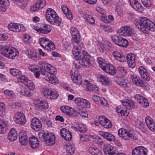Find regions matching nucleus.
<instances>
[{
    "label": "nucleus",
    "mask_w": 155,
    "mask_h": 155,
    "mask_svg": "<svg viewBox=\"0 0 155 155\" xmlns=\"http://www.w3.org/2000/svg\"><path fill=\"white\" fill-rule=\"evenodd\" d=\"M28 80L26 77L24 75H21L18 78V82L25 83Z\"/></svg>",
    "instance_id": "60"
},
{
    "label": "nucleus",
    "mask_w": 155,
    "mask_h": 155,
    "mask_svg": "<svg viewBox=\"0 0 155 155\" xmlns=\"http://www.w3.org/2000/svg\"><path fill=\"white\" fill-rule=\"evenodd\" d=\"M72 38L74 41L78 43L80 39V35L78 30L75 27H72L70 28Z\"/></svg>",
    "instance_id": "23"
},
{
    "label": "nucleus",
    "mask_w": 155,
    "mask_h": 155,
    "mask_svg": "<svg viewBox=\"0 0 155 155\" xmlns=\"http://www.w3.org/2000/svg\"><path fill=\"white\" fill-rule=\"evenodd\" d=\"M4 92L5 94L7 96L13 98H15L16 97V95L12 91L6 89L5 90Z\"/></svg>",
    "instance_id": "57"
},
{
    "label": "nucleus",
    "mask_w": 155,
    "mask_h": 155,
    "mask_svg": "<svg viewBox=\"0 0 155 155\" xmlns=\"http://www.w3.org/2000/svg\"><path fill=\"white\" fill-rule=\"evenodd\" d=\"M0 52L5 57L12 60L19 54L16 49L7 45H0Z\"/></svg>",
    "instance_id": "2"
},
{
    "label": "nucleus",
    "mask_w": 155,
    "mask_h": 155,
    "mask_svg": "<svg viewBox=\"0 0 155 155\" xmlns=\"http://www.w3.org/2000/svg\"><path fill=\"white\" fill-rule=\"evenodd\" d=\"M40 139L43 141H45L47 145L51 146L55 143V137L54 134L52 133L47 134L39 132L38 134Z\"/></svg>",
    "instance_id": "3"
},
{
    "label": "nucleus",
    "mask_w": 155,
    "mask_h": 155,
    "mask_svg": "<svg viewBox=\"0 0 155 155\" xmlns=\"http://www.w3.org/2000/svg\"><path fill=\"white\" fill-rule=\"evenodd\" d=\"M148 150L144 147L139 146L135 147L132 151V155H147Z\"/></svg>",
    "instance_id": "13"
},
{
    "label": "nucleus",
    "mask_w": 155,
    "mask_h": 155,
    "mask_svg": "<svg viewBox=\"0 0 155 155\" xmlns=\"http://www.w3.org/2000/svg\"><path fill=\"white\" fill-rule=\"evenodd\" d=\"M135 99L136 101L139 103L143 107H146L149 105L147 100L145 97L139 94H136L135 96Z\"/></svg>",
    "instance_id": "21"
},
{
    "label": "nucleus",
    "mask_w": 155,
    "mask_h": 155,
    "mask_svg": "<svg viewBox=\"0 0 155 155\" xmlns=\"http://www.w3.org/2000/svg\"><path fill=\"white\" fill-rule=\"evenodd\" d=\"M36 3L41 9L46 5V2L45 0H38Z\"/></svg>",
    "instance_id": "61"
},
{
    "label": "nucleus",
    "mask_w": 155,
    "mask_h": 155,
    "mask_svg": "<svg viewBox=\"0 0 155 155\" xmlns=\"http://www.w3.org/2000/svg\"><path fill=\"white\" fill-rule=\"evenodd\" d=\"M25 85L30 90L33 91L35 88V86L34 83L30 80H28L27 82H25Z\"/></svg>",
    "instance_id": "49"
},
{
    "label": "nucleus",
    "mask_w": 155,
    "mask_h": 155,
    "mask_svg": "<svg viewBox=\"0 0 155 155\" xmlns=\"http://www.w3.org/2000/svg\"><path fill=\"white\" fill-rule=\"evenodd\" d=\"M35 107L40 110H46L49 107L48 102L45 100H36L34 102Z\"/></svg>",
    "instance_id": "10"
},
{
    "label": "nucleus",
    "mask_w": 155,
    "mask_h": 155,
    "mask_svg": "<svg viewBox=\"0 0 155 155\" xmlns=\"http://www.w3.org/2000/svg\"><path fill=\"white\" fill-rule=\"evenodd\" d=\"M130 77L132 82L134 84L138 86L143 87L144 86L143 81L135 74H131Z\"/></svg>",
    "instance_id": "19"
},
{
    "label": "nucleus",
    "mask_w": 155,
    "mask_h": 155,
    "mask_svg": "<svg viewBox=\"0 0 155 155\" xmlns=\"http://www.w3.org/2000/svg\"><path fill=\"white\" fill-rule=\"evenodd\" d=\"M58 97V94L56 91H51V93L48 97V98L51 99H56Z\"/></svg>",
    "instance_id": "52"
},
{
    "label": "nucleus",
    "mask_w": 155,
    "mask_h": 155,
    "mask_svg": "<svg viewBox=\"0 0 155 155\" xmlns=\"http://www.w3.org/2000/svg\"><path fill=\"white\" fill-rule=\"evenodd\" d=\"M103 70L107 74L112 75H115L117 72V70L115 67L109 63Z\"/></svg>",
    "instance_id": "26"
},
{
    "label": "nucleus",
    "mask_w": 155,
    "mask_h": 155,
    "mask_svg": "<svg viewBox=\"0 0 155 155\" xmlns=\"http://www.w3.org/2000/svg\"><path fill=\"white\" fill-rule=\"evenodd\" d=\"M75 129L79 131L81 133L85 132L87 130V127L84 124H80L78 126H74Z\"/></svg>",
    "instance_id": "41"
},
{
    "label": "nucleus",
    "mask_w": 155,
    "mask_h": 155,
    "mask_svg": "<svg viewBox=\"0 0 155 155\" xmlns=\"http://www.w3.org/2000/svg\"><path fill=\"white\" fill-rule=\"evenodd\" d=\"M51 91V90H50L49 88L45 87L43 89V93L45 96L47 97L48 98Z\"/></svg>",
    "instance_id": "56"
},
{
    "label": "nucleus",
    "mask_w": 155,
    "mask_h": 155,
    "mask_svg": "<svg viewBox=\"0 0 155 155\" xmlns=\"http://www.w3.org/2000/svg\"><path fill=\"white\" fill-rule=\"evenodd\" d=\"M14 120L16 123L20 124H24L26 122L25 115L23 113L19 112L15 114Z\"/></svg>",
    "instance_id": "14"
},
{
    "label": "nucleus",
    "mask_w": 155,
    "mask_h": 155,
    "mask_svg": "<svg viewBox=\"0 0 155 155\" xmlns=\"http://www.w3.org/2000/svg\"><path fill=\"white\" fill-rule=\"evenodd\" d=\"M135 54L131 53L127 54V63L128 66L130 68H133L135 66Z\"/></svg>",
    "instance_id": "17"
},
{
    "label": "nucleus",
    "mask_w": 155,
    "mask_h": 155,
    "mask_svg": "<svg viewBox=\"0 0 155 155\" xmlns=\"http://www.w3.org/2000/svg\"><path fill=\"white\" fill-rule=\"evenodd\" d=\"M112 55L115 59L119 61L124 62L126 61V58L120 52L117 51H114L112 53Z\"/></svg>",
    "instance_id": "28"
},
{
    "label": "nucleus",
    "mask_w": 155,
    "mask_h": 155,
    "mask_svg": "<svg viewBox=\"0 0 155 155\" xmlns=\"http://www.w3.org/2000/svg\"><path fill=\"white\" fill-rule=\"evenodd\" d=\"M143 5L146 7H149L151 5L152 2L151 0H141Z\"/></svg>",
    "instance_id": "62"
},
{
    "label": "nucleus",
    "mask_w": 155,
    "mask_h": 155,
    "mask_svg": "<svg viewBox=\"0 0 155 155\" xmlns=\"http://www.w3.org/2000/svg\"><path fill=\"white\" fill-rule=\"evenodd\" d=\"M39 41L41 45L45 48L50 40L46 38H40Z\"/></svg>",
    "instance_id": "46"
},
{
    "label": "nucleus",
    "mask_w": 155,
    "mask_h": 155,
    "mask_svg": "<svg viewBox=\"0 0 155 155\" xmlns=\"http://www.w3.org/2000/svg\"><path fill=\"white\" fill-rule=\"evenodd\" d=\"M70 108L68 106H63L60 107V109L64 113L67 114H70L71 110Z\"/></svg>",
    "instance_id": "48"
},
{
    "label": "nucleus",
    "mask_w": 155,
    "mask_h": 155,
    "mask_svg": "<svg viewBox=\"0 0 155 155\" xmlns=\"http://www.w3.org/2000/svg\"><path fill=\"white\" fill-rule=\"evenodd\" d=\"M128 42L127 40L126 39L121 37L117 45L120 47L125 48L128 46Z\"/></svg>",
    "instance_id": "45"
},
{
    "label": "nucleus",
    "mask_w": 155,
    "mask_h": 155,
    "mask_svg": "<svg viewBox=\"0 0 155 155\" xmlns=\"http://www.w3.org/2000/svg\"><path fill=\"white\" fill-rule=\"evenodd\" d=\"M45 15L46 20L51 24L58 26L61 23V18L52 9L48 8L46 11Z\"/></svg>",
    "instance_id": "1"
},
{
    "label": "nucleus",
    "mask_w": 155,
    "mask_h": 155,
    "mask_svg": "<svg viewBox=\"0 0 155 155\" xmlns=\"http://www.w3.org/2000/svg\"><path fill=\"white\" fill-rule=\"evenodd\" d=\"M31 128L36 131H39L42 129V125L41 121L37 118H33L31 123Z\"/></svg>",
    "instance_id": "15"
},
{
    "label": "nucleus",
    "mask_w": 155,
    "mask_h": 155,
    "mask_svg": "<svg viewBox=\"0 0 155 155\" xmlns=\"http://www.w3.org/2000/svg\"><path fill=\"white\" fill-rule=\"evenodd\" d=\"M55 48V45L54 43L50 40L49 42L47 44V45L45 47V49L47 50L50 51L54 50Z\"/></svg>",
    "instance_id": "47"
},
{
    "label": "nucleus",
    "mask_w": 155,
    "mask_h": 155,
    "mask_svg": "<svg viewBox=\"0 0 155 155\" xmlns=\"http://www.w3.org/2000/svg\"><path fill=\"white\" fill-rule=\"evenodd\" d=\"M88 151L92 155H102V152L96 147H90Z\"/></svg>",
    "instance_id": "40"
},
{
    "label": "nucleus",
    "mask_w": 155,
    "mask_h": 155,
    "mask_svg": "<svg viewBox=\"0 0 155 155\" xmlns=\"http://www.w3.org/2000/svg\"><path fill=\"white\" fill-rule=\"evenodd\" d=\"M117 112L121 114V116H127L128 113L125 109H123L120 106H118L116 107Z\"/></svg>",
    "instance_id": "44"
},
{
    "label": "nucleus",
    "mask_w": 155,
    "mask_h": 155,
    "mask_svg": "<svg viewBox=\"0 0 155 155\" xmlns=\"http://www.w3.org/2000/svg\"><path fill=\"white\" fill-rule=\"evenodd\" d=\"M17 138V134L15 129H12L9 131L8 138V140L10 141H13L15 140Z\"/></svg>",
    "instance_id": "32"
},
{
    "label": "nucleus",
    "mask_w": 155,
    "mask_h": 155,
    "mask_svg": "<svg viewBox=\"0 0 155 155\" xmlns=\"http://www.w3.org/2000/svg\"><path fill=\"white\" fill-rule=\"evenodd\" d=\"M99 81L105 85H110L112 84L111 80L108 77L103 75H100L99 77Z\"/></svg>",
    "instance_id": "31"
},
{
    "label": "nucleus",
    "mask_w": 155,
    "mask_h": 155,
    "mask_svg": "<svg viewBox=\"0 0 155 155\" xmlns=\"http://www.w3.org/2000/svg\"><path fill=\"white\" fill-rule=\"evenodd\" d=\"M8 124L7 121L2 120H0V134H4L5 132Z\"/></svg>",
    "instance_id": "39"
},
{
    "label": "nucleus",
    "mask_w": 155,
    "mask_h": 155,
    "mask_svg": "<svg viewBox=\"0 0 155 155\" xmlns=\"http://www.w3.org/2000/svg\"><path fill=\"white\" fill-rule=\"evenodd\" d=\"M39 141L38 138L34 136H31L29 139V143L32 148L36 149L39 146Z\"/></svg>",
    "instance_id": "27"
},
{
    "label": "nucleus",
    "mask_w": 155,
    "mask_h": 155,
    "mask_svg": "<svg viewBox=\"0 0 155 155\" xmlns=\"http://www.w3.org/2000/svg\"><path fill=\"white\" fill-rule=\"evenodd\" d=\"M71 77L72 81L75 83L81 84L82 82L81 76L77 70L72 71H71Z\"/></svg>",
    "instance_id": "11"
},
{
    "label": "nucleus",
    "mask_w": 155,
    "mask_h": 155,
    "mask_svg": "<svg viewBox=\"0 0 155 155\" xmlns=\"http://www.w3.org/2000/svg\"><path fill=\"white\" fill-rule=\"evenodd\" d=\"M149 129L152 131L155 130V123L153 120V122H151L149 124L147 125Z\"/></svg>",
    "instance_id": "63"
},
{
    "label": "nucleus",
    "mask_w": 155,
    "mask_h": 155,
    "mask_svg": "<svg viewBox=\"0 0 155 155\" xmlns=\"http://www.w3.org/2000/svg\"><path fill=\"white\" fill-rule=\"evenodd\" d=\"M23 41L26 43H31L32 41V38L28 35H25L23 36Z\"/></svg>",
    "instance_id": "59"
},
{
    "label": "nucleus",
    "mask_w": 155,
    "mask_h": 155,
    "mask_svg": "<svg viewBox=\"0 0 155 155\" xmlns=\"http://www.w3.org/2000/svg\"><path fill=\"white\" fill-rule=\"evenodd\" d=\"M116 82L117 83L123 87H125L127 86L126 80L123 79L122 78L118 77L117 78Z\"/></svg>",
    "instance_id": "43"
},
{
    "label": "nucleus",
    "mask_w": 155,
    "mask_h": 155,
    "mask_svg": "<svg viewBox=\"0 0 155 155\" xmlns=\"http://www.w3.org/2000/svg\"><path fill=\"white\" fill-rule=\"evenodd\" d=\"M39 30V32L44 34H47L51 31V27L50 25L46 24L43 26L42 28H40Z\"/></svg>",
    "instance_id": "37"
},
{
    "label": "nucleus",
    "mask_w": 155,
    "mask_h": 155,
    "mask_svg": "<svg viewBox=\"0 0 155 155\" xmlns=\"http://www.w3.org/2000/svg\"><path fill=\"white\" fill-rule=\"evenodd\" d=\"M86 89L89 91H93L97 94L99 93V90L98 87L96 85L93 84L91 83H88L87 84Z\"/></svg>",
    "instance_id": "33"
},
{
    "label": "nucleus",
    "mask_w": 155,
    "mask_h": 155,
    "mask_svg": "<svg viewBox=\"0 0 155 155\" xmlns=\"http://www.w3.org/2000/svg\"><path fill=\"white\" fill-rule=\"evenodd\" d=\"M120 38L121 37L115 35H113L110 37V38L112 41L117 45H118Z\"/></svg>",
    "instance_id": "55"
},
{
    "label": "nucleus",
    "mask_w": 155,
    "mask_h": 155,
    "mask_svg": "<svg viewBox=\"0 0 155 155\" xmlns=\"http://www.w3.org/2000/svg\"><path fill=\"white\" fill-rule=\"evenodd\" d=\"M121 103L124 107L129 109H133L135 107L134 103L129 100H123L122 101Z\"/></svg>",
    "instance_id": "30"
},
{
    "label": "nucleus",
    "mask_w": 155,
    "mask_h": 155,
    "mask_svg": "<svg viewBox=\"0 0 155 155\" xmlns=\"http://www.w3.org/2000/svg\"><path fill=\"white\" fill-rule=\"evenodd\" d=\"M45 80L49 82L54 84H57L59 82V80L55 75L51 76L49 75L48 76L45 77Z\"/></svg>",
    "instance_id": "35"
},
{
    "label": "nucleus",
    "mask_w": 155,
    "mask_h": 155,
    "mask_svg": "<svg viewBox=\"0 0 155 155\" xmlns=\"http://www.w3.org/2000/svg\"><path fill=\"white\" fill-rule=\"evenodd\" d=\"M8 27L9 30L14 32H22L25 30L24 26L20 24L11 23L8 25Z\"/></svg>",
    "instance_id": "7"
},
{
    "label": "nucleus",
    "mask_w": 155,
    "mask_h": 155,
    "mask_svg": "<svg viewBox=\"0 0 155 155\" xmlns=\"http://www.w3.org/2000/svg\"><path fill=\"white\" fill-rule=\"evenodd\" d=\"M147 29L152 31H155V24L151 21Z\"/></svg>",
    "instance_id": "64"
},
{
    "label": "nucleus",
    "mask_w": 155,
    "mask_h": 155,
    "mask_svg": "<svg viewBox=\"0 0 155 155\" xmlns=\"http://www.w3.org/2000/svg\"><path fill=\"white\" fill-rule=\"evenodd\" d=\"M118 134L120 137L124 140H128L130 138H134L133 135L123 128L120 129L118 131Z\"/></svg>",
    "instance_id": "20"
},
{
    "label": "nucleus",
    "mask_w": 155,
    "mask_h": 155,
    "mask_svg": "<svg viewBox=\"0 0 155 155\" xmlns=\"http://www.w3.org/2000/svg\"><path fill=\"white\" fill-rule=\"evenodd\" d=\"M66 150L67 152L71 154H73L74 153V148L73 145L69 144L66 146Z\"/></svg>",
    "instance_id": "53"
},
{
    "label": "nucleus",
    "mask_w": 155,
    "mask_h": 155,
    "mask_svg": "<svg viewBox=\"0 0 155 155\" xmlns=\"http://www.w3.org/2000/svg\"><path fill=\"white\" fill-rule=\"evenodd\" d=\"M60 134L62 138L67 141H70L72 138L71 134L67 129L63 128L61 130Z\"/></svg>",
    "instance_id": "25"
},
{
    "label": "nucleus",
    "mask_w": 155,
    "mask_h": 155,
    "mask_svg": "<svg viewBox=\"0 0 155 155\" xmlns=\"http://www.w3.org/2000/svg\"><path fill=\"white\" fill-rule=\"evenodd\" d=\"M93 137V136L90 135H83L81 136L80 140L83 141H89Z\"/></svg>",
    "instance_id": "54"
},
{
    "label": "nucleus",
    "mask_w": 155,
    "mask_h": 155,
    "mask_svg": "<svg viewBox=\"0 0 155 155\" xmlns=\"http://www.w3.org/2000/svg\"><path fill=\"white\" fill-rule=\"evenodd\" d=\"M97 61L100 67L103 70L107 65L108 62L102 58L99 57L97 58Z\"/></svg>",
    "instance_id": "42"
},
{
    "label": "nucleus",
    "mask_w": 155,
    "mask_h": 155,
    "mask_svg": "<svg viewBox=\"0 0 155 155\" xmlns=\"http://www.w3.org/2000/svg\"><path fill=\"white\" fill-rule=\"evenodd\" d=\"M19 139L20 143L22 145L25 144L28 141L26 133L21 132L19 134Z\"/></svg>",
    "instance_id": "36"
},
{
    "label": "nucleus",
    "mask_w": 155,
    "mask_h": 155,
    "mask_svg": "<svg viewBox=\"0 0 155 155\" xmlns=\"http://www.w3.org/2000/svg\"><path fill=\"white\" fill-rule=\"evenodd\" d=\"M39 67L42 69H46L47 72L51 75L56 74L57 72L56 69L54 67L43 61L39 62Z\"/></svg>",
    "instance_id": "6"
},
{
    "label": "nucleus",
    "mask_w": 155,
    "mask_h": 155,
    "mask_svg": "<svg viewBox=\"0 0 155 155\" xmlns=\"http://www.w3.org/2000/svg\"><path fill=\"white\" fill-rule=\"evenodd\" d=\"M100 28L105 32L110 33L112 32L113 31L112 27L108 25H100Z\"/></svg>",
    "instance_id": "50"
},
{
    "label": "nucleus",
    "mask_w": 155,
    "mask_h": 155,
    "mask_svg": "<svg viewBox=\"0 0 155 155\" xmlns=\"http://www.w3.org/2000/svg\"><path fill=\"white\" fill-rule=\"evenodd\" d=\"M117 32L121 36L128 37L131 35L132 31L130 27L128 26H122L118 29Z\"/></svg>",
    "instance_id": "9"
},
{
    "label": "nucleus",
    "mask_w": 155,
    "mask_h": 155,
    "mask_svg": "<svg viewBox=\"0 0 155 155\" xmlns=\"http://www.w3.org/2000/svg\"><path fill=\"white\" fill-rule=\"evenodd\" d=\"M129 2L131 6L135 10L140 13L143 12V8L138 1L136 0H130Z\"/></svg>",
    "instance_id": "18"
},
{
    "label": "nucleus",
    "mask_w": 155,
    "mask_h": 155,
    "mask_svg": "<svg viewBox=\"0 0 155 155\" xmlns=\"http://www.w3.org/2000/svg\"><path fill=\"white\" fill-rule=\"evenodd\" d=\"M92 99L96 104H101L103 105H104L107 102L103 98L96 95L92 96Z\"/></svg>",
    "instance_id": "34"
},
{
    "label": "nucleus",
    "mask_w": 155,
    "mask_h": 155,
    "mask_svg": "<svg viewBox=\"0 0 155 155\" xmlns=\"http://www.w3.org/2000/svg\"><path fill=\"white\" fill-rule=\"evenodd\" d=\"M83 57L79 61V63L83 68H88L91 64L90 55L85 50L82 51Z\"/></svg>",
    "instance_id": "5"
},
{
    "label": "nucleus",
    "mask_w": 155,
    "mask_h": 155,
    "mask_svg": "<svg viewBox=\"0 0 155 155\" xmlns=\"http://www.w3.org/2000/svg\"><path fill=\"white\" fill-rule=\"evenodd\" d=\"M73 54L75 59L78 61L83 57L82 52L80 51L78 47H74L72 51Z\"/></svg>",
    "instance_id": "29"
},
{
    "label": "nucleus",
    "mask_w": 155,
    "mask_h": 155,
    "mask_svg": "<svg viewBox=\"0 0 155 155\" xmlns=\"http://www.w3.org/2000/svg\"><path fill=\"white\" fill-rule=\"evenodd\" d=\"M139 21V22H136L135 23V26L143 32L145 33L146 31L145 28H147L152 21L145 17H140Z\"/></svg>",
    "instance_id": "4"
},
{
    "label": "nucleus",
    "mask_w": 155,
    "mask_h": 155,
    "mask_svg": "<svg viewBox=\"0 0 155 155\" xmlns=\"http://www.w3.org/2000/svg\"><path fill=\"white\" fill-rule=\"evenodd\" d=\"M99 122L100 124L105 128H110L112 127L111 121L105 116H100L99 117Z\"/></svg>",
    "instance_id": "12"
},
{
    "label": "nucleus",
    "mask_w": 155,
    "mask_h": 155,
    "mask_svg": "<svg viewBox=\"0 0 155 155\" xmlns=\"http://www.w3.org/2000/svg\"><path fill=\"white\" fill-rule=\"evenodd\" d=\"M99 134L103 137L108 141L114 142L116 139L115 136L112 134L106 131H100L98 132Z\"/></svg>",
    "instance_id": "16"
},
{
    "label": "nucleus",
    "mask_w": 155,
    "mask_h": 155,
    "mask_svg": "<svg viewBox=\"0 0 155 155\" xmlns=\"http://www.w3.org/2000/svg\"><path fill=\"white\" fill-rule=\"evenodd\" d=\"M75 102L78 106L82 108L91 107L90 102L87 100L80 97H78L75 100Z\"/></svg>",
    "instance_id": "8"
},
{
    "label": "nucleus",
    "mask_w": 155,
    "mask_h": 155,
    "mask_svg": "<svg viewBox=\"0 0 155 155\" xmlns=\"http://www.w3.org/2000/svg\"><path fill=\"white\" fill-rule=\"evenodd\" d=\"M10 74L13 76L19 75L21 73V72L15 68H11L10 70Z\"/></svg>",
    "instance_id": "51"
},
{
    "label": "nucleus",
    "mask_w": 155,
    "mask_h": 155,
    "mask_svg": "<svg viewBox=\"0 0 155 155\" xmlns=\"http://www.w3.org/2000/svg\"><path fill=\"white\" fill-rule=\"evenodd\" d=\"M138 70L141 77L146 81H149L150 77L146 68L143 66H140L138 68Z\"/></svg>",
    "instance_id": "24"
},
{
    "label": "nucleus",
    "mask_w": 155,
    "mask_h": 155,
    "mask_svg": "<svg viewBox=\"0 0 155 155\" xmlns=\"http://www.w3.org/2000/svg\"><path fill=\"white\" fill-rule=\"evenodd\" d=\"M104 149V152L105 155H117L116 149L114 146L110 144H107Z\"/></svg>",
    "instance_id": "22"
},
{
    "label": "nucleus",
    "mask_w": 155,
    "mask_h": 155,
    "mask_svg": "<svg viewBox=\"0 0 155 155\" xmlns=\"http://www.w3.org/2000/svg\"><path fill=\"white\" fill-rule=\"evenodd\" d=\"M61 9L63 13L68 19H71L73 18L72 14L66 6L64 5L62 6Z\"/></svg>",
    "instance_id": "38"
},
{
    "label": "nucleus",
    "mask_w": 155,
    "mask_h": 155,
    "mask_svg": "<svg viewBox=\"0 0 155 155\" xmlns=\"http://www.w3.org/2000/svg\"><path fill=\"white\" fill-rule=\"evenodd\" d=\"M41 9L38 6V4L36 3L35 4L33 5L30 8L31 11L32 12H38Z\"/></svg>",
    "instance_id": "58"
}]
</instances>
